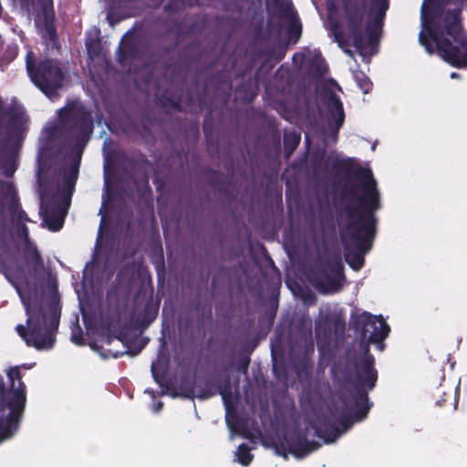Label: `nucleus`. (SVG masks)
Wrapping results in <instances>:
<instances>
[{
    "mask_svg": "<svg viewBox=\"0 0 467 467\" xmlns=\"http://www.w3.org/2000/svg\"><path fill=\"white\" fill-rule=\"evenodd\" d=\"M324 171L339 175L345 172L358 183H345L341 199L344 202L340 215L345 224L340 231L346 263L355 271L365 264V254L372 246L377 235V212L382 207L378 184L369 169L355 165L353 159L327 157L322 163Z\"/></svg>",
    "mask_w": 467,
    "mask_h": 467,
    "instance_id": "nucleus-1",
    "label": "nucleus"
},
{
    "mask_svg": "<svg viewBox=\"0 0 467 467\" xmlns=\"http://www.w3.org/2000/svg\"><path fill=\"white\" fill-rule=\"evenodd\" d=\"M24 305L27 315V328L24 325H17L16 327L17 334L27 346L34 347L37 350L52 348L60 322L59 300L52 298L45 310L42 306L33 308L25 301Z\"/></svg>",
    "mask_w": 467,
    "mask_h": 467,
    "instance_id": "nucleus-2",
    "label": "nucleus"
},
{
    "mask_svg": "<svg viewBox=\"0 0 467 467\" xmlns=\"http://www.w3.org/2000/svg\"><path fill=\"white\" fill-rule=\"evenodd\" d=\"M378 378L375 358L367 347L364 355L356 358L352 369L345 374L347 385L341 391L345 401L352 402L358 409L357 416L359 419L367 418L373 406V402L369 401L368 392L376 387Z\"/></svg>",
    "mask_w": 467,
    "mask_h": 467,
    "instance_id": "nucleus-3",
    "label": "nucleus"
},
{
    "mask_svg": "<svg viewBox=\"0 0 467 467\" xmlns=\"http://www.w3.org/2000/svg\"><path fill=\"white\" fill-rule=\"evenodd\" d=\"M10 390L6 392L0 376V441L12 437L17 431L26 404V387L17 367L7 371Z\"/></svg>",
    "mask_w": 467,
    "mask_h": 467,
    "instance_id": "nucleus-4",
    "label": "nucleus"
},
{
    "mask_svg": "<svg viewBox=\"0 0 467 467\" xmlns=\"http://www.w3.org/2000/svg\"><path fill=\"white\" fill-rule=\"evenodd\" d=\"M62 140L72 146L77 155H82L94 131L91 112L77 101L68 102L60 109Z\"/></svg>",
    "mask_w": 467,
    "mask_h": 467,
    "instance_id": "nucleus-5",
    "label": "nucleus"
},
{
    "mask_svg": "<svg viewBox=\"0 0 467 467\" xmlns=\"http://www.w3.org/2000/svg\"><path fill=\"white\" fill-rule=\"evenodd\" d=\"M26 67L30 80L41 92L50 99L59 97V90L66 79V72L59 59L44 57L35 60L30 52L26 56Z\"/></svg>",
    "mask_w": 467,
    "mask_h": 467,
    "instance_id": "nucleus-6",
    "label": "nucleus"
},
{
    "mask_svg": "<svg viewBox=\"0 0 467 467\" xmlns=\"http://www.w3.org/2000/svg\"><path fill=\"white\" fill-rule=\"evenodd\" d=\"M344 266L339 254L320 262L311 271V282L322 293H335L341 289Z\"/></svg>",
    "mask_w": 467,
    "mask_h": 467,
    "instance_id": "nucleus-7",
    "label": "nucleus"
},
{
    "mask_svg": "<svg viewBox=\"0 0 467 467\" xmlns=\"http://www.w3.org/2000/svg\"><path fill=\"white\" fill-rule=\"evenodd\" d=\"M351 325L356 333L359 334L362 343H381L390 331L389 326L381 316L376 317L368 312H363L354 317Z\"/></svg>",
    "mask_w": 467,
    "mask_h": 467,
    "instance_id": "nucleus-8",
    "label": "nucleus"
},
{
    "mask_svg": "<svg viewBox=\"0 0 467 467\" xmlns=\"http://www.w3.org/2000/svg\"><path fill=\"white\" fill-rule=\"evenodd\" d=\"M342 6L353 45L359 53H362L366 47V41L362 34L367 11L366 2L365 0H342Z\"/></svg>",
    "mask_w": 467,
    "mask_h": 467,
    "instance_id": "nucleus-9",
    "label": "nucleus"
},
{
    "mask_svg": "<svg viewBox=\"0 0 467 467\" xmlns=\"http://www.w3.org/2000/svg\"><path fill=\"white\" fill-rule=\"evenodd\" d=\"M274 445L278 455L286 457L289 452L296 458H304L320 447L317 441H308L306 434L298 431L278 439Z\"/></svg>",
    "mask_w": 467,
    "mask_h": 467,
    "instance_id": "nucleus-10",
    "label": "nucleus"
},
{
    "mask_svg": "<svg viewBox=\"0 0 467 467\" xmlns=\"http://www.w3.org/2000/svg\"><path fill=\"white\" fill-rule=\"evenodd\" d=\"M220 394L226 411V417L234 415L236 417V402L238 396L233 393L232 381L229 375H225L216 384L212 379L205 381V387L197 393V398L206 400Z\"/></svg>",
    "mask_w": 467,
    "mask_h": 467,
    "instance_id": "nucleus-11",
    "label": "nucleus"
},
{
    "mask_svg": "<svg viewBox=\"0 0 467 467\" xmlns=\"http://www.w3.org/2000/svg\"><path fill=\"white\" fill-rule=\"evenodd\" d=\"M430 37L436 43L440 51L444 53L445 60L457 68L467 67V40L453 46L451 40L442 36V33L432 27L427 28Z\"/></svg>",
    "mask_w": 467,
    "mask_h": 467,
    "instance_id": "nucleus-12",
    "label": "nucleus"
},
{
    "mask_svg": "<svg viewBox=\"0 0 467 467\" xmlns=\"http://www.w3.org/2000/svg\"><path fill=\"white\" fill-rule=\"evenodd\" d=\"M345 324L341 323L338 318L330 316H325L316 320V339L317 350L324 352L327 350L328 345L332 343L333 330L335 333L340 328L344 330Z\"/></svg>",
    "mask_w": 467,
    "mask_h": 467,
    "instance_id": "nucleus-13",
    "label": "nucleus"
},
{
    "mask_svg": "<svg viewBox=\"0 0 467 467\" xmlns=\"http://www.w3.org/2000/svg\"><path fill=\"white\" fill-rule=\"evenodd\" d=\"M68 205L69 202L66 201L65 203H45L43 193L41 194L40 213L48 230L57 232L63 227Z\"/></svg>",
    "mask_w": 467,
    "mask_h": 467,
    "instance_id": "nucleus-14",
    "label": "nucleus"
},
{
    "mask_svg": "<svg viewBox=\"0 0 467 467\" xmlns=\"http://www.w3.org/2000/svg\"><path fill=\"white\" fill-rule=\"evenodd\" d=\"M328 111L327 124L337 138L340 128L345 121V111L340 98L334 92H331L326 101Z\"/></svg>",
    "mask_w": 467,
    "mask_h": 467,
    "instance_id": "nucleus-15",
    "label": "nucleus"
},
{
    "mask_svg": "<svg viewBox=\"0 0 467 467\" xmlns=\"http://www.w3.org/2000/svg\"><path fill=\"white\" fill-rule=\"evenodd\" d=\"M41 5L43 15V26L45 30V37L48 39L50 44L58 48V36L55 25V10L53 0H37Z\"/></svg>",
    "mask_w": 467,
    "mask_h": 467,
    "instance_id": "nucleus-16",
    "label": "nucleus"
},
{
    "mask_svg": "<svg viewBox=\"0 0 467 467\" xmlns=\"http://www.w3.org/2000/svg\"><path fill=\"white\" fill-rule=\"evenodd\" d=\"M265 65L261 63L260 67L255 71L254 78H250L245 82L241 83L236 88L235 93L242 100L251 102L258 94L259 83L265 81L267 78L265 77Z\"/></svg>",
    "mask_w": 467,
    "mask_h": 467,
    "instance_id": "nucleus-17",
    "label": "nucleus"
},
{
    "mask_svg": "<svg viewBox=\"0 0 467 467\" xmlns=\"http://www.w3.org/2000/svg\"><path fill=\"white\" fill-rule=\"evenodd\" d=\"M311 427L315 430L316 435L321 438L325 443H332L341 435V431L336 422L326 415L317 417L311 423Z\"/></svg>",
    "mask_w": 467,
    "mask_h": 467,
    "instance_id": "nucleus-18",
    "label": "nucleus"
},
{
    "mask_svg": "<svg viewBox=\"0 0 467 467\" xmlns=\"http://www.w3.org/2000/svg\"><path fill=\"white\" fill-rule=\"evenodd\" d=\"M389 9V0H373L369 13L375 14L373 22H369L366 26V33L370 43L376 41L379 37L378 28H380Z\"/></svg>",
    "mask_w": 467,
    "mask_h": 467,
    "instance_id": "nucleus-19",
    "label": "nucleus"
},
{
    "mask_svg": "<svg viewBox=\"0 0 467 467\" xmlns=\"http://www.w3.org/2000/svg\"><path fill=\"white\" fill-rule=\"evenodd\" d=\"M210 87L214 88V96L222 100L223 104L229 101L233 90V83L229 74L218 72L213 75L205 84V88Z\"/></svg>",
    "mask_w": 467,
    "mask_h": 467,
    "instance_id": "nucleus-20",
    "label": "nucleus"
},
{
    "mask_svg": "<svg viewBox=\"0 0 467 467\" xmlns=\"http://www.w3.org/2000/svg\"><path fill=\"white\" fill-rule=\"evenodd\" d=\"M22 231L26 238V244L24 249L26 265L27 267L28 273L35 276L43 271L44 262L39 252L37 251V248L29 242L28 229L26 225L22 226Z\"/></svg>",
    "mask_w": 467,
    "mask_h": 467,
    "instance_id": "nucleus-21",
    "label": "nucleus"
},
{
    "mask_svg": "<svg viewBox=\"0 0 467 467\" xmlns=\"http://www.w3.org/2000/svg\"><path fill=\"white\" fill-rule=\"evenodd\" d=\"M140 58V46L133 37L122 42L117 51V59L121 66H129Z\"/></svg>",
    "mask_w": 467,
    "mask_h": 467,
    "instance_id": "nucleus-22",
    "label": "nucleus"
},
{
    "mask_svg": "<svg viewBox=\"0 0 467 467\" xmlns=\"http://www.w3.org/2000/svg\"><path fill=\"white\" fill-rule=\"evenodd\" d=\"M81 156L82 155L75 154V157L70 162L68 170H64V180L67 187V192L64 193V200L66 202H70V197L78 180Z\"/></svg>",
    "mask_w": 467,
    "mask_h": 467,
    "instance_id": "nucleus-23",
    "label": "nucleus"
},
{
    "mask_svg": "<svg viewBox=\"0 0 467 467\" xmlns=\"http://www.w3.org/2000/svg\"><path fill=\"white\" fill-rule=\"evenodd\" d=\"M285 50L280 49L276 50L275 47H265L261 48L257 54L256 57L260 58H265V60L262 63H265V77L267 78L270 72L273 69L274 65L269 64L271 60H275V62H280L285 57Z\"/></svg>",
    "mask_w": 467,
    "mask_h": 467,
    "instance_id": "nucleus-24",
    "label": "nucleus"
},
{
    "mask_svg": "<svg viewBox=\"0 0 467 467\" xmlns=\"http://www.w3.org/2000/svg\"><path fill=\"white\" fill-rule=\"evenodd\" d=\"M461 29L460 11L448 9L444 16L445 34L456 39V36L460 34Z\"/></svg>",
    "mask_w": 467,
    "mask_h": 467,
    "instance_id": "nucleus-25",
    "label": "nucleus"
},
{
    "mask_svg": "<svg viewBox=\"0 0 467 467\" xmlns=\"http://www.w3.org/2000/svg\"><path fill=\"white\" fill-rule=\"evenodd\" d=\"M340 400L342 402L345 411L339 418V424L344 428V430H348V428H350L353 422L362 421L363 420L366 419H359L358 416H357V411H358V409L356 408V406L352 402H346L343 394H340Z\"/></svg>",
    "mask_w": 467,
    "mask_h": 467,
    "instance_id": "nucleus-26",
    "label": "nucleus"
},
{
    "mask_svg": "<svg viewBox=\"0 0 467 467\" xmlns=\"http://www.w3.org/2000/svg\"><path fill=\"white\" fill-rule=\"evenodd\" d=\"M171 396L172 398L182 397L190 400L197 398V393L195 392V381H192L187 379H182L179 385L176 388L171 389Z\"/></svg>",
    "mask_w": 467,
    "mask_h": 467,
    "instance_id": "nucleus-27",
    "label": "nucleus"
},
{
    "mask_svg": "<svg viewBox=\"0 0 467 467\" xmlns=\"http://www.w3.org/2000/svg\"><path fill=\"white\" fill-rule=\"evenodd\" d=\"M61 139L62 140V130H61V117L58 115V122L56 126H51L45 130V141L42 147L43 158L48 155V150L52 141Z\"/></svg>",
    "mask_w": 467,
    "mask_h": 467,
    "instance_id": "nucleus-28",
    "label": "nucleus"
},
{
    "mask_svg": "<svg viewBox=\"0 0 467 467\" xmlns=\"http://www.w3.org/2000/svg\"><path fill=\"white\" fill-rule=\"evenodd\" d=\"M301 141V134L296 130L284 132V156L289 159Z\"/></svg>",
    "mask_w": 467,
    "mask_h": 467,
    "instance_id": "nucleus-29",
    "label": "nucleus"
},
{
    "mask_svg": "<svg viewBox=\"0 0 467 467\" xmlns=\"http://www.w3.org/2000/svg\"><path fill=\"white\" fill-rule=\"evenodd\" d=\"M23 114L24 111L22 108L17 105L16 102H14L6 107L4 113L0 117V121L7 119L9 125L17 124L21 122Z\"/></svg>",
    "mask_w": 467,
    "mask_h": 467,
    "instance_id": "nucleus-30",
    "label": "nucleus"
},
{
    "mask_svg": "<svg viewBox=\"0 0 467 467\" xmlns=\"http://www.w3.org/2000/svg\"><path fill=\"white\" fill-rule=\"evenodd\" d=\"M87 53L90 59L99 58L101 56V42L99 37L89 38L86 41Z\"/></svg>",
    "mask_w": 467,
    "mask_h": 467,
    "instance_id": "nucleus-31",
    "label": "nucleus"
},
{
    "mask_svg": "<svg viewBox=\"0 0 467 467\" xmlns=\"http://www.w3.org/2000/svg\"><path fill=\"white\" fill-rule=\"evenodd\" d=\"M236 456L238 462L243 466H248L254 459L250 448L245 443H242L238 446Z\"/></svg>",
    "mask_w": 467,
    "mask_h": 467,
    "instance_id": "nucleus-32",
    "label": "nucleus"
},
{
    "mask_svg": "<svg viewBox=\"0 0 467 467\" xmlns=\"http://www.w3.org/2000/svg\"><path fill=\"white\" fill-rule=\"evenodd\" d=\"M206 177L209 181V183L211 186H213L214 189L222 191L223 186L224 184V176L223 173L214 171L213 169H210L206 172Z\"/></svg>",
    "mask_w": 467,
    "mask_h": 467,
    "instance_id": "nucleus-33",
    "label": "nucleus"
},
{
    "mask_svg": "<svg viewBox=\"0 0 467 467\" xmlns=\"http://www.w3.org/2000/svg\"><path fill=\"white\" fill-rule=\"evenodd\" d=\"M202 131L207 140V142H211L213 140V120L212 117V109H209L206 112L202 124Z\"/></svg>",
    "mask_w": 467,
    "mask_h": 467,
    "instance_id": "nucleus-34",
    "label": "nucleus"
},
{
    "mask_svg": "<svg viewBox=\"0 0 467 467\" xmlns=\"http://www.w3.org/2000/svg\"><path fill=\"white\" fill-rule=\"evenodd\" d=\"M161 106L164 109H172L174 110L182 111V99L181 98H171L169 96H162L160 99Z\"/></svg>",
    "mask_w": 467,
    "mask_h": 467,
    "instance_id": "nucleus-35",
    "label": "nucleus"
},
{
    "mask_svg": "<svg viewBox=\"0 0 467 467\" xmlns=\"http://www.w3.org/2000/svg\"><path fill=\"white\" fill-rule=\"evenodd\" d=\"M355 79H356L359 88L364 93H368L372 89V86H373L372 82L363 72L356 73Z\"/></svg>",
    "mask_w": 467,
    "mask_h": 467,
    "instance_id": "nucleus-36",
    "label": "nucleus"
},
{
    "mask_svg": "<svg viewBox=\"0 0 467 467\" xmlns=\"http://www.w3.org/2000/svg\"><path fill=\"white\" fill-rule=\"evenodd\" d=\"M16 188L13 183L0 180V198H13L16 195Z\"/></svg>",
    "mask_w": 467,
    "mask_h": 467,
    "instance_id": "nucleus-37",
    "label": "nucleus"
},
{
    "mask_svg": "<svg viewBox=\"0 0 467 467\" xmlns=\"http://www.w3.org/2000/svg\"><path fill=\"white\" fill-rule=\"evenodd\" d=\"M158 315V308L152 306L150 301L147 302L143 310V320L150 324Z\"/></svg>",
    "mask_w": 467,
    "mask_h": 467,
    "instance_id": "nucleus-38",
    "label": "nucleus"
},
{
    "mask_svg": "<svg viewBox=\"0 0 467 467\" xmlns=\"http://www.w3.org/2000/svg\"><path fill=\"white\" fill-rule=\"evenodd\" d=\"M287 33L290 39H294L296 42L301 36L302 26L298 20L292 21L287 28Z\"/></svg>",
    "mask_w": 467,
    "mask_h": 467,
    "instance_id": "nucleus-39",
    "label": "nucleus"
},
{
    "mask_svg": "<svg viewBox=\"0 0 467 467\" xmlns=\"http://www.w3.org/2000/svg\"><path fill=\"white\" fill-rule=\"evenodd\" d=\"M212 317H213L212 306L209 305L205 307H202V314L198 317V323L200 325L203 326L206 322L211 321Z\"/></svg>",
    "mask_w": 467,
    "mask_h": 467,
    "instance_id": "nucleus-40",
    "label": "nucleus"
},
{
    "mask_svg": "<svg viewBox=\"0 0 467 467\" xmlns=\"http://www.w3.org/2000/svg\"><path fill=\"white\" fill-rule=\"evenodd\" d=\"M223 11L225 13L236 12V13H238V15H240L242 13V6L236 1L224 2L223 4Z\"/></svg>",
    "mask_w": 467,
    "mask_h": 467,
    "instance_id": "nucleus-41",
    "label": "nucleus"
},
{
    "mask_svg": "<svg viewBox=\"0 0 467 467\" xmlns=\"http://www.w3.org/2000/svg\"><path fill=\"white\" fill-rule=\"evenodd\" d=\"M4 174L5 177H12L17 169L15 160H9L3 163Z\"/></svg>",
    "mask_w": 467,
    "mask_h": 467,
    "instance_id": "nucleus-42",
    "label": "nucleus"
},
{
    "mask_svg": "<svg viewBox=\"0 0 467 467\" xmlns=\"http://www.w3.org/2000/svg\"><path fill=\"white\" fill-rule=\"evenodd\" d=\"M249 364H250V358L248 356L242 357L238 361L237 368L240 372L246 374L247 370H248Z\"/></svg>",
    "mask_w": 467,
    "mask_h": 467,
    "instance_id": "nucleus-43",
    "label": "nucleus"
},
{
    "mask_svg": "<svg viewBox=\"0 0 467 467\" xmlns=\"http://www.w3.org/2000/svg\"><path fill=\"white\" fill-rule=\"evenodd\" d=\"M270 138L272 142L276 148L281 146V134L277 129H272L270 131Z\"/></svg>",
    "mask_w": 467,
    "mask_h": 467,
    "instance_id": "nucleus-44",
    "label": "nucleus"
},
{
    "mask_svg": "<svg viewBox=\"0 0 467 467\" xmlns=\"http://www.w3.org/2000/svg\"><path fill=\"white\" fill-rule=\"evenodd\" d=\"M318 354H319V365L320 366L323 364L325 359H327V361L331 360V358L333 357L331 345H328L327 350H325L322 353L318 351Z\"/></svg>",
    "mask_w": 467,
    "mask_h": 467,
    "instance_id": "nucleus-45",
    "label": "nucleus"
},
{
    "mask_svg": "<svg viewBox=\"0 0 467 467\" xmlns=\"http://www.w3.org/2000/svg\"><path fill=\"white\" fill-rule=\"evenodd\" d=\"M419 40H420V43L426 48V50L429 53L433 52L432 46H431V42L429 41L428 37L423 34V32L420 33Z\"/></svg>",
    "mask_w": 467,
    "mask_h": 467,
    "instance_id": "nucleus-46",
    "label": "nucleus"
},
{
    "mask_svg": "<svg viewBox=\"0 0 467 467\" xmlns=\"http://www.w3.org/2000/svg\"><path fill=\"white\" fill-rule=\"evenodd\" d=\"M437 392L441 398L436 400L435 404L439 407H442L450 394H447L444 390L441 389V388H438Z\"/></svg>",
    "mask_w": 467,
    "mask_h": 467,
    "instance_id": "nucleus-47",
    "label": "nucleus"
},
{
    "mask_svg": "<svg viewBox=\"0 0 467 467\" xmlns=\"http://www.w3.org/2000/svg\"><path fill=\"white\" fill-rule=\"evenodd\" d=\"M11 199H12V201L9 205V210H10L12 215L15 216V214L17 213V211L19 209H21V207L19 206L18 200L16 198V194L15 195V197H13Z\"/></svg>",
    "mask_w": 467,
    "mask_h": 467,
    "instance_id": "nucleus-48",
    "label": "nucleus"
},
{
    "mask_svg": "<svg viewBox=\"0 0 467 467\" xmlns=\"http://www.w3.org/2000/svg\"><path fill=\"white\" fill-rule=\"evenodd\" d=\"M19 222H30L26 213L21 208L17 211L15 216Z\"/></svg>",
    "mask_w": 467,
    "mask_h": 467,
    "instance_id": "nucleus-49",
    "label": "nucleus"
},
{
    "mask_svg": "<svg viewBox=\"0 0 467 467\" xmlns=\"http://www.w3.org/2000/svg\"><path fill=\"white\" fill-rule=\"evenodd\" d=\"M140 349L141 348H139L135 352H133L131 350H125V351H121V352L116 351L115 353H110V356L113 357L114 358H118L119 357H122L126 353H131L132 355H137L140 351Z\"/></svg>",
    "mask_w": 467,
    "mask_h": 467,
    "instance_id": "nucleus-50",
    "label": "nucleus"
},
{
    "mask_svg": "<svg viewBox=\"0 0 467 467\" xmlns=\"http://www.w3.org/2000/svg\"><path fill=\"white\" fill-rule=\"evenodd\" d=\"M208 1L209 0H188V4L191 6H193V5L201 6V5H206V2H208Z\"/></svg>",
    "mask_w": 467,
    "mask_h": 467,
    "instance_id": "nucleus-51",
    "label": "nucleus"
},
{
    "mask_svg": "<svg viewBox=\"0 0 467 467\" xmlns=\"http://www.w3.org/2000/svg\"><path fill=\"white\" fill-rule=\"evenodd\" d=\"M335 39L339 46H342L344 43V34L341 31L335 32Z\"/></svg>",
    "mask_w": 467,
    "mask_h": 467,
    "instance_id": "nucleus-52",
    "label": "nucleus"
},
{
    "mask_svg": "<svg viewBox=\"0 0 467 467\" xmlns=\"http://www.w3.org/2000/svg\"><path fill=\"white\" fill-rule=\"evenodd\" d=\"M72 341L78 344V345H82L83 344V337L81 334H79L78 336H75L73 335L72 336Z\"/></svg>",
    "mask_w": 467,
    "mask_h": 467,
    "instance_id": "nucleus-53",
    "label": "nucleus"
},
{
    "mask_svg": "<svg viewBox=\"0 0 467 467\" xmlns=\"http://www.w3.org/2000/svg\"><path fill=\"white\" fill-rule=\"evenodd\" d=\"M306 353H314V343L312 340H310L309 343L306 346Z\"/></svg>",
    "mask_w": 467,
    "mask_h": 467,
    "instance_id": "nucleus-54",
    "label": "nucleus"
},
{
    "mask_svg": "<svg viewBox=\"0 0 467 467\" xmlns=\"http://www.w3.org/2000/svg\"><path fill=\"white\" fill-rule=\"evenodd\" d=\"M19 2L23 7H28L32 5L33 0H19Z\"/></svg>",
    "mask_w": 467,
    "mask_h": 467,
    "instance_id": "nucleus-55",
    "label": "nucleus"
},
{
    "mask_svg": "<svg viewBox=\"0 0 467 467\" xmlns=\"http://www.w3.org/2000/svg\"><path fill=\"white\" fill-rule=\"evenodd\" d=\"M5 109H6V107L5 106V102L2 99V97L0 96V117L2 116V114L4 113Z\"/></svg>",
    "mask_w": 467,
    "mask_h": 467,
    "instance_id": "nucleus-56",
    "label": "nucleus"
},
{
    "mask_svg": "<svg viewBox=\"0 0 467 467\" xmlns=\"http://www.w3.org/2000/svg\"><path fill=\"white\" fill-rule=\"evenodd\" d=\"M151 373H152V376L154 377L155 380L158 382V379H157V375H156V372H155L154 365L151 366Z\"/></svg>",
    "mask_w": 467,
    "mask_h": 467,
    "instance_id": "nucleus-57",
    "label": "nucleus"
},
{
    "mask_svg": "<svg viewBox=\"0 0 467 467\" xmlns=\"http://www.w3.org/2000/svg\"><path fill=\"white\" fill-rule=\"evenodd\" d=\"M458 77H459V74H458V73H456V72H452V73L451 74V78H458Z\"/></svg>",
    "mask_w": 467,
    "mask_h": 467,
    "instance_id": "nucleus-58",
    "label": "nucleus"
},
{
    "mask_svg": "<svg viewBox=\"0 0 467 467\" xmlns=\"http://www.w3.org/2000/svg\"><path fill=\"white\" fill-rule=\"evenodd\" d=\"M229 22H230L231 24H233V25H234V24H239V20H238V19H235V18H234V19H233V21H230V20H229Z\"/></svg>",
    "mask_w": 467,
    "mask_h": 467,
    "instance_id": "nucleus-59",
    "label": "nucleus"
},
{
    "mask_svg": "<svg viewBox=\"0 0 467 467\" xmlns=\"http://www.w3.org/2000/svg\"><path fill=\"white\" fill-rule=\"evenodd\" d=\"M162 406H163V404L161 401H159L157 404L158 410H161L162 408Z\"/></svg>",
    "mask_w": 467,
    "mask_h": 467,
    "instance_id": "nucleus-60",
    "label": "nucleus"
},
{
    "mask_svg": "<svg viewBox=\"0 0 467 467\" xmlns=\"http://www.w3.org/2000/svg\"><path fill=\"white\" fill-rule=\"evenodd\" d=\"M106 341H107L108 344H110L111 341H112V337H108Z\"/></svg>",
    "mask_w": 467,
    "mask_h": 467,
    "instance_id": "nucleus-61",
    "label": "nucleus"
},
{
    "mask_svg": "<svg viewBox=\"0 0 467 467\" xmlns=\"http://www.w3.org/2000/svg\"><path fill=\"white\" fill-rule=\"evenodd\" d=\"M244 437H245V438H250V433H249V432H245V433H244Z\"/></svg>",
    "mask_w": 467,
    "mask_h": 467,
    "instance_id": "nucleus-62",
    "label": "nucleus"
},
{
    "mask_svg": "<svg viewBox=\"0 0 467 467\" xmlns=\"http://www.w3.org/2000/svg\"><path fill=\"white\" fill-rule=\"evenodd\" d=\"M214 285H215V281H214V279H213V281H212V286H213V287H214Z\"/></svg>",
    "mask_w": 467,
    "mask_h": 467,
    "instance_id": "nucleus-63",
    "label": "nucleus"
},
{
    "mask_svg": "<svg viewBox=\"0 0 467 467\" xmlns=\"http://www.w3.org/2000/svg\"><path fill=\"white\" fill-rule=\"evenodd\" d=\"M196 311H197V312H200V311H201V307H200V306H198L196 307Z\"/></svg>",
    "mask_w": 467,
    "mask_h": 467,
    "instance_id": "nucleus-64",
    "label": "nucleus"
}]
</instances>
